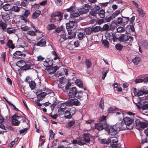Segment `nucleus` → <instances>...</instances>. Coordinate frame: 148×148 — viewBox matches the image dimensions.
Segmentation results:
<instances>
[{
    "label": "nucleus",
    "mask_w": 148,
    "mask_h": 148,
    "mask_svg": "<svg viewBox=\"0 0 148 148\" xmlns=\"http://www.w3.org/2000/svg\"><path fill=\"white\" fill-rule=\"evenodd\" d=\"M101 28L99 26H97L92 28V31L95 32H98L100 30Z\"/></svg>",
    "instance_id": "nucleus-55"
},
{
    "label": "nucleus",
    "mask_w": 148,
    "mask_h": 148,
    "mask_svg": "<svg viewBox=\"0 0 148 148\" xmlns=\"http://www.w3.org/2000/svg\"><path fill=\"white\" fill-rule=\"evenodd\" d=\"M21 7H19L16 5H14L13 6H12L11 10L12 11H14L16 12H19L20 11V8Z\"/></svg>",
    "instance_id": "nucleus-30"
},
{
    "label": "nucleus",
    "mask_w": 148,
    "mask_h": 148,
    "mask_svg": "<svg viewBox=\"0 0 148 148\" xmlns=\"http://www.w3.org/2000/svg\"><path fill=\"white\" fill-rule=\"evenodd\" d=\"M56 16L60 18L58 21H60L63 18V15L62 12L60 11L55 12L51 15V17L52 18H54Z\"/></svg>",
    "instance_id": "nucleus-13"
},
{
    "label": "nucleus",
    "mask_w": 148,
    "mask_h": 148,
    "mask_svg": "<svg viewBox=\"0 0 148 148\" xmlns=\"http://www.w3.org/2000/svg\"><path fill=\"white\" fill-rule=\"evenodd\" d=\"M53 62V59L51 60L49 58H47L44 62L43 65L45 67H49V69L52 66Z\"/></svg>",
    "instance_id": "nucleus-9"
},
{
    "label": "nucleus",
    "mask_w": 148,
    "mask_h": 148,
    "mask_svg": "<svg viewBox=\"0 0 148 148\" xmlns=\"http://www.w3.org/2000/svg\"><path fill=\"white\" fill-rule=\"evenodd\" d=\"M112 33H107L105 35V36L106 37V38L109 40L110 42L112 41Z\"/></svg>",
    "instance_id": "nucleus-42"
},
{
    "label": "nucleus",
    "mask_w": 148,
    "mask_h": 148,
    "mask_svg": "<svg viewBox=\"0 0 148 148\" xmlns=\"http://www.w3.org/2000/svg\"><path fill=\"white\" fill-rule=\"evenodd\" d=\"M102 42L104 46L106 48H108L109 47L108 44L109 42L106 40H103Z\"/></svg>",
    "instance_id": "nucleus-57"
},
{
    "label": "nucleus",
    "mask_w": 148,
    "mask_h": 148,
    "mask_svg": "<svg viewBox=\"0 0 148 148\" xmlns=\"http://www.w3.org/2000/svg\"><path fill=\"white\" fill-rule=\"evenodd\" d=\"M2 8L5 11H7L11 10L12 6L10 4L7 3L4 5H3L2 6Z\"/></svg>",
    "instance_id": "nucleus-20"
},
{
    "label": "nucleus",
    "mask_w": 148,
    "mask_h": 148,
    "mask_svg": "<svg viewBox=\"0 0 148 148\" xmlns=\"http://www.w3.org/2000/svg\"><path fill=\"white\" fill-rule=\"evenodd\" d=\"M133 92H148V87L143 86L142 88L138 89L135 88H133Z\"/></svg>",
    "instance_id": "nucleus-8"
},
{
    "label": "nucleus",
    "mask_w": 148,
    "mask_h": 148,
    "mask_svg": "<svg viewBox=\"0 0 148 148\" xmlns=\"http://www.w3.org/2000/svg\"><path fill=\"white\" fill-rule=\"evenodd\" d=\"M141 44L142 46L146 49H148V41L146 40H143Z\"/></svg>",
    "instance_id": "nucleus-27"
},
{
    "label": "nucleus",
    "mask_w": 148,
    "mask_h": 148,
    "mask_svg": "<svg viewBox=\"0 0 148 148\" xmlns=\"http://www.w3.org/2000/svg\"><path fill=\"white\" fill-rule=\"evenodd\" d=\"M65 103H62L61 105L60 108V110L64 112V110L67 109Z\"/></svg>",
    "instance_id": "nucleus-52"
},
{
    "label": "nucleus",
    "mask_w": 148,
    "mask_h": 148,
    "mask_svg": "<svg viewBox=\"0 0 148 148\" xmlns=\"http://www.w3.org/2000/svg\"><path fill=\"white\" fill-rule=\"evenodd\" d=\"M105 12L103 9H101L97 12V14L99 16L100 18H103L105 17Z\"/></svg>",
    "instance_id": "nucleus-21"
},
{
    "label": "nucleus",
    "mask_w": 148,
    "mask_h": 148,
    "mask_svg": "<svg viewBox=\"0 0 148 148\" xmlns=\"http://www.w3.org/2000/svg\"><path fill=\"white\" fill-rule=\"evenodd\" d=\"M118 38H117L116 34L115 33H112V41L113 40L114 42L116 41Z\"/></svg>",
    "instance_id": "nucleus-60"
},
{
    "label": "nucleus",
    "mask_w": 148,
    "mask_h": 148,
    "mask_svg": "<svg viewBox=\"0 0 148 148\" xmlns=\"http://www.w3.org/2000/svg\"><path fill=\"white\" fill-rule=\"evenodd\" d=\"M140 61V58L138 57H136L132 60V62L135 64H138Z\"/></svg>",
    "instance_id": "nucleus-38"
},
{
    "label": "nucleus",
    "mask_w": 148,
    "mask_h": 148,
    "mask_svg": "<svg viewBox=\"0 0 148 148\" xmlns=\"http://www.w3.org/2000/svg\"><path fill=\"white\" fill-rule=\"evenodd\" d=\"M75 83L79 88H83V83L80 80L76 79L75 81Z\"/></svg>",
    "instance_id": "nucleus-29"
},
{
    "label": "nucleus",
    "mask_w": 148,
    "mask_h": 148,
    "mask_svg": "<svg viewBox=\"0 0 148 148\" xmlns=\"http://www.w3.org/2000/svg\"><path fill=\"white\" fill-rule=\"evenodd\" d=\"M16 30L13 28L8 27L7 29V32L9 34L15 33Z\"/></svg>",
    "instance_id": "nucleus-44"
},
{
    "label": "nucleus",
    "mask_w": 148,
    "mask_h": 148,
    "mask_svg": "<svg viewBox=\"0 0 148 148\" xmlns=\"http://www.w3.org/2000/svg\"><path fill=\"white\" fill-rule=\"evenodd\" d=\"M85 32L87 35H90L93 32L92 28L88 27L85 29Z\"/></svg>",
    "instance_id": "nucleus-37"
},
{
    "label": "nucleus",
    "mask_w": 148,
    "mask_h": 148,
    "mask_svg": "<svg viewBox=\"0 0 148 148\" xmlns=\"http://www.w3.org/2000/svg\"><path fill=\"white\" fill-rule=\"evenodd\" d=\"M25 95L28 99H33L34 98V96L32 95L29 94V93H24Z\"/></svg>",
    "instance_id": "nucleus-58"
},
{
    "label": "nucleus",
    "mask_w": 148,
    "mask_h": 148,
    "mask_svg": "<svg viewBox=\"0 0 148 148\" xmlns=\"http://www.w3.org/2000/svg\"><path fill=\"white\" fill-rule=\"evenodd\" d=\"M40 13L41 12L40 10H36L33 13L32 16V18L34 19H36L39 17Z\"/></svg>",
    "instance_id": "nucleus-23"
},
{
    "label": "nucleus",
    "mask_w": 148,
    "mask_h": 148,
    "mask_svg": "<svg viewBox=\"0 0 148 148\" xmlns=\"http://www.w3.org/2000/svg\"><path fill=\"white\" fill-rule=\"evenodd\" d=\"M68 82V80L66 78L62 77L59 79L60 83L62 84H64Z\"/></svg>",
    "instance_id": "nucleus-39"
},
{
    "label": "nucleus",
    "mask_w": 148,
    "mask_h": 148,
    "mask_svg": "<svg viewBox=\"0 0 148 148\" xmlns=\"http://www.w3.org/2000/svg\"><path fill=\"white\" fill-rule=\"evenodd\" d=\"M60 36L61 38H62L63 40H65L67 39L66 37V33L64 31H63L60 34Z\"/></svg>",
    "instance_id": "nucleus-45"
},
{
    "label": "nucleus",
    "mask_w": 148,
    "mask_h": 148,
    "mask_svg": "<svg viewBox=\"0 0 148 148\" xmlns=\"http://www.w3.org/2000/svg\"><path fill=\"white\" fill-rule=\"evenodd\" d=\"M138 78H136L135 80V82L137 84L143 82L144 83H146V76L145 75H141L138 77Z\"/></svg>",
    "instance_id": "nucleus-11"
},
{
    "label": "nucleus",
    "mask_w": 148,
    "mask_h": 148,
    "mask_svg": "<svg viewBox=\"0 0 148 148\" xmlns=\"http://www.w3.org/2000/svg\"><path fill=\"white\" fill-rule=\"evenodd\" d=\"M70 111L72 115H73L75 113L76 109L74 107L71 108L70 109Z\"/></svg>",
    "instance_id": "nucleus-64"
},
{
    "label": "nucleus",
    "mask_w": 148,
    "mask_h": 148,
    "mask_svg": "<svg viewBox=\"0 0 148 148\" xmlns=\"http://www.w3.org/2000/svg\"><path fill=\"white\" fill-rule=\"evenodd\" d=\"M46 41L44 39H42L37 42L36 44L37 46L40 47H45L46 46Z\"/></svg>",
    "instance_id": "nucleus-18"
},
{
    "label": "nucleus",
    "mask_w": 148,
    "mask_h": 148,
    "mask_svg": "<svg viewBox=\"0 0 148 148\" xmlns=\"http://www.w3.org/2000/svg\"><path fill=\"white\" fill-rule=\"evenodd\" d=\"M7 45L8 47L12 49H14L15 47L14 44L12 43V40L10 39L8 40L7 44Z\"/></svg>",
    "instance_id": "nucleus-31"
},
{
    "label": "nucleus",
    "mask_w": 148,
    "mask_h": 148,
    "mask_svg": "<svg viewBox=\"0 0 148 148\" xmlns=\"http://www.w3.org/2000/svg\"><path fill=\"white\" fill-rule=\"evenodd\" d=\"M13 58L14 59H17L19 58L18 56H25L26 55L24 53H22V52L20 51H16L14 52L13 54Z\"/></svg>",
    "instance_id": "nucleus-14"
},
{
    "label": "nucleus",
    "mask_w": 148,
    "mask_h": 148,
    "mask_svg": "<svg viewBox=\"0 0 148 148\" xmlns=\"http://www.w3.org/2000/svg\"><path fill=\"white\" fill-rule=\"evenodd\" d=\"M54 92L52 90H51L49 88H47L45 87L44 86L42 89L38 90L36 92Z\"/></svg>",
    "instance_id": "nucleus-15"
},
{
    "label": "nucleus",
    "mask_w": 148,
    "mask_h": 148,
    "mask_svg": "<svg viewBox=\"0 0 148 148\" xmlns=\"http://www.w3.org/2000/svg\"><path fill=\"white\" fill-rule=\"evenodd\" d=\"M137 12L141 17H143L145 15V13L142 8H139Z\"/></svg>",
    "instance_id": "nucleus-32"
},
{
    "label": "nucleus",
    "mask_w": 148,
    "mask_h": 148,
    "mask_svg": "<svg viewBox=\"0 0 148 148\" xmlns=\"http://www.w3.org/2000/svg\"><path fill=\"white\" fill-rule=\"evenodd\" d=\"M99 107L102 109H104V100L103 98H102L100 101L99 104Z\"/></svg>",
    "instance_id": "nucleus-51"
},
{
    "label": "nucleus",
    "mask_w": 148,
    "mask_h": 148,
    "mask_svg": "<svg viewBox=\"0 0 148 148\" xmlns=\"http://www.w3.org/2000/svg\"><path fill=\"white\" fill-rule=\"evenodd\" d=\"M85 64L87 66V68L88 69L90 68L92 65V63L90 59H88L85 61Z\"/></svg>",
    "instance_id": "nucleus-40"
},
{
    "label": "nucleus",
    "mask_w": 148,
    "mask_h": 148,
    "mask_svg": "<svg viewBox=\"0 0 148 148\" xmlns=\"http://www.w3.org/2000/svg\"><path fill=\"white\" fill-rule=\"evenodd\" d=\"M90 6L88 4H85L84 7H81L78 8L79 12L80 15L86 13L88 12L90 8Z\"/></svg>",
    "instance_id": "nucleus-5"
},
{
    "label": "nucleus",
    "mask_w": 148,
    "mask_h": 148,
    "mask_svg": "<svg viewBox=\"0 0 148 148\" xmlns=\"http://www.w3.org/2000/svg\"><path fill=\"white\" fill-rule=\"evenodd\" d=\"M105 124H106V125H107V123L106 121L103 123H97L95 124V127L98 131H101L104 129L105 130V127H106L104 126Z\"/></svg>",
    "instance_id": "nucleus-10"
},
{
    "label": "nucleus",
    "mask_w": 148,
    "mask_h": 148,
    "mask_svg": "<svg viewBox=\"0 0 148 148\" xmlns=\"http://www.w3.org/2000/svg\"><path fill=\"white\" fill-rule=\"evenodd\" d=\"M106 127L105 130L107 132L108 134L111 135L112 136L116 135L117 133V131H118L115 125L113 127H110L108 124L106 125L105 124Z\"/></svg>",
    "instance_id": "nucleus-3"
},
{
    "label": "nucleus",
    "mask_w": 148,
    "mask_h": 148,
    "mask_svg": "<svg viewBox=\"0 0 148 148\" xmlns=\"http://www.w3.org/2000/svg\"><path fill=\"white\" fill-rule=\"evenodd\" d=\"M47 94V93H40L37 95V99L40 101L42 100Z\"/></svg>",
    "instance_id": "nucleus-22"
},
{
    "label": "nucleus",
    "mask_w": 148,
    "mask_h": 148,
    "mask_svg": "<svg viewBox=\"0 0 148 148\" xmlns=\"http://www.w3.org/2000/svg\"><path fill=\"white\" fill-rule=\"evenodd\" d=\"M72 103L73 105L77 106H78L80 105V103L77 99H75V100L73 101Z\"/></svg>",
    "instance_id": "nucleus-62"
},
{
    "label": "nucleus",
    "mask_w": 148,
    "mask_h": 148,
    "mask_svg": "<svg viewBox=\"0 0 148 148\" xmlns=\"http://www.w3.org/2000/svg\"><path fill=\"white\" fill-rule=\"evenodd\" d=\"M134 119L131 118L129 117H125L123 118V121L127 127V129L132 130L133 129L132 124L135 120Z\"/></svg>",
    "instance_id": "nucleus-4"
},
{
    "label": "nucleus",
    "mask_w": 148,
    "mask_h": 148,
    "mask_svg": "<svg viewBox=\"0 0 148 148\" xmlns=\"http://www.w3.org/2000/svg\"><path fill=\"white\" fill-rule=\"evenodd\" d=\"M56 4L59 6H61L62 4V0H54Z\"/></svg>",
    "instance_id": "nucleus-61"
},
{
    "label": "nucleus",
    "mask_w": 148,
    "mask_h": 148,
    "mask_svg": "<svg viewBox=\"0 0 148 148\" xmlns=\"http://www.w3.org/2000/svg\"><path fill=\"white\" fill-rule=\"evenodd\" d=\"M20 123V121L16 119H12V123L13 125L18 126Z\"/></svg>",
    "instance_id": "nucleus-34"
},
{
    "label": "nucleus",
    "mask_w": 148,
    "mask_h": 148,
    "mask_svg": "<svg viewBox=\"0 0 148 148\" xmlns=\"http://www.w3.org/2000/svg\"><path fill=\"white\" fill-rule=\"evenodd\" d=\"M129 84L127 83H123V84L122 87L123 90L125 92H127L128 90Z\"/></svg>",
    "instance_id": "nucleus-46"
},
{
    "label": "nucleus",
    "mask_w": 148,
    "mask_h": 148,
    "mask_svg": "<svg viewBox=\"0 0 148 148\" xmlns=\"http://www.w3.org/2000/svg\"><path fill=\"white\" fill-rule=\"evenodd\" d=\"M108 70H106L105 71H104V70L103 69L101 72L102 75V79H104L105 77H106L107 74L108 73Z\"/></svg>",
    "instance_id": "nucleus-47"
},
{
    "label": "nucleus",
    "mask_w": 148,
    "mask_h": 148,
    "mask_svg": "<svg viewBox=\"0 0 148 148\" xmlns=\"http://www.w3.org/2000/svg\"><path fill=\"white\" fill-rule=\"evenodd\" d=\"M49 139L52 140L54 138L55 134L53 132L52 130L51 129L49 132Z\"/></svg>",
    "instance_id": "nucleus-49"
},
{
    "label": "nucleus",
    "mask_w": 148,
    "mask_h": 148,
    "mask_svg": "<svg viewBox=\"0 0 148 148\" xmlns=\"http://www.w3.org/2000/svg\"><path fill=\"white\" fill-rule=\"evenodd\" d=\"M113 19L112 16H111L108 15L106 16L104 19V21L106 22H109L111 20Z\"/></svg>",
    "instance_id": "nucleus-56"
},
{
    "label": "nucleus",
    "mask_w": 148,
    "mask_h": 148,
    "mask_svg": "<svg viewBox=\"0 0 148 148\" xmlns=\"http://www.w3.org/2000/svg\"><path fill=\"white\" fill-rule=\"evenodd\" d=\"M51 53L53 55H54L55 56V57L53 58V60H56L57 59H58L59 60L60 59L56 52L55 50H54L53 51H52Z\"/></svg>",
    "instance_id": "nucleus-43"
},
{
    "label": "nucleus",
    "mask_w": 148,
    "mask_h": 148,
    "mask_svg": "<svg viewBox=\"0 0 148 148\" xmlns=\"http://www.w3.org/2000/svg\"><path fill=\"white\" fill-rule=\"evenodd\" d=\"M59 69V67L57 66H52L49 69L51 70H53V72H56L58 69Z\"/></svg>",
    "instance_id": "nucleus-63"
},
{
    "label": "nucleus",
    "mask_w": 148,
    "mask_h": 148,
    "mask_svg": "<svg viewBox=\"0 0 148 148\" xmlns=\"http://www.w3.org/2000/svg\"><path fill=\"white\" fill-rule=\"evenodd\" d=\"M97 12L95 10V9H92L90 11V14L92 16H95L97 14Z\"/></svg>",
    "instance_id": "nucleus-48"
},
{
    "label": "nucleus",
    "mask_w": 148,
    "mask_h": 148,
    "mask_svg": "<svg viewBox=\"0 0 148 148\" xmlns=\"http://www.w3.org/2000/svg\"><path fill=\"white\" fill-rule=\"evenodd\" d=\"M100 143L102 144H108L111 142V140L109 138L107 139H101L100 141Z\"/></svg>",
    "instance_id": "nucleus-24"
},
{
    "label": "nucleus",
    "mask_w": 148,
    "mask_h": 148,
    "mask_svg": "<svg viewBox=\"0 0 148 148\" xmlns=\"http://www.w3.org/2000/svg\"><path fill=\"white\" fill-rule=\"evenodd\" d=\"M29 86L32 90L34 89L36 87V83L34 81H31L29 83Z\"/></svg>",
    "instance_id": "nucleus-26"
},
{
    "label": "nucleus",
    "mask_w": 148,
    "mask_h": 148,
    "mask_svg": "<svg viewBox=\"0 0 148 148\" xmlns=\"http://www.w3.org/2000/svg\"><path fill=\"white\" fill-rule=\"evenodd\" d=\"M34 64L33 62H28L24 65L21 67L22 70H26L31 69V67L34 66Z\"/></svg>",
    "instance_id": "nucleus-12"
},
{
    "label": "nucleus",
    "mask_w": 148,
    "mask_h": 148,
    "mask_svg": "<svg viewBox=\"0 0 148 148\" xmlns=\"http://www.w3.org/2000/svg\"><path fill=\"white\" fill-rule=\"evenodd\" d=\"M115 48L116 49L121 51L122 50L123 47L122 45L120 44H117L115 45Z\"/></svg>",
    "instance_id": "nucleus-53"
},
{
    "label": "nucleus",
    "mask_w": 148,
    "mask_h": 148,
    "mask_svg": "<svg viewBox=\"0 0 148 148\" xmlns=\"http://www.w3.org/2000/svg\"><path fill=\"white\" fill-rule=\"evenodd\" d=\"M118 39L119 41L124 42L125 46L131 45L133 40L132 37L126 34H121L120 36L118 37Z\"/></svg>",
    "instance_id": "nucleus-1"
},
{
    "label": "nucleus",
    "mask_w": 148,
    "mask_h": 148,
    "mask_svg": "<svg viewBox=\"0 0 148 148\" xmlns=\"http://www.w3.org/2000/svg\"><path fill=\"white\" fill-rule=\"evenodd\" d=\"M122 23L124 25H126L127 23L129 20V18L124 17L122 16Z\"/></svg>",
    "instance_id": "nucleus-35"
},
{
    "label": "nucleus",
    "mask_w": 148,
    "mask_h": 148,
    "mask_svg": "<svg viewBox=\"0 0 148 148\" xmlns=\"http://www.w3.org/2000/svg\"><path fill=\"white\" fill-rule=\"evenodd\" d=\"M106 116L103 115L99 118V121L100 122L104 121V122L106 121Z\"/></svg>",
    "instance_id": "nucleus-59"
},
{
    "label": "nucleus",
    "mask_w": 148,
    "mask_h": 148,
    "mask_svg": "<svg viewBox=\"0 0 148 148\" xmlns=\"http://www.w3.org/2000/svg\"><path fill=\"white\" fill-rule=\"evenodd\" d=\"M75 21H70L68 23L66 24V29L68 31V34H71L72 32V31L71 29L73 27Z\"/></svg>",
    "instance_id": "nucleus-6"
},
{
    "label": "nucleus",
    "mask_w": 148,
    "mask_h": 148,
    "mask_svg": "<svg viewBox=\"0 0 148 148\" xmlns=\"http://www.w3.org/2000/svg\"><path fill=\"white\" fill-rule=\"evenodd\" d=\"M124 9H122L121 8H120L116 10L112 14V18H114L118 16L121 12L123 11Z\"/></svg>",
    "instance_id": "nucleus-16"
},
{
    "label": "nucleus",
    "mask_w": 148,
    "mask_h": 148,
    "mask_svg": "<svg viewBox=\"0 0 148 148\" xmlns=\"http://www.w3.org/2000/svg\"><path fill=\"white\" fill-rule=\"evenodd\" d=\"M56 28L55 26L53 24L49 25L47 27V29L48 30H51Z\"/></svg>",
    "instance_id": "nucleus-54"
},
{
    "label": "nucleus",
    "mask_w": 148,
    "mask_h": 148,
    "mask_svg": "<svg viewBox=\"0 0 148 148\" xmlns=\"http://www.w3.org/2000/svg\"><path fill=\"white\" fill-rule=\"evenodd\" d=\"M77 144L80 145H82L86 144V143L82 138H80L78 140Z\"/></svg>",
    "instance_id": "nucleus-41"
},
{
    "label": "nucleus",
    "mask_w": 148,
    "mask_h": 148,
    "mask_svg": "<svg viewBox=\"0 0 148 148\" xmlns=\"http://www.w3.org/2000/svg\"><path fill=\"white\" fill-rule=\"evenodd\" d=\"M78 9L75 10H73L72 12L70 13V14L74 18L77 17L80 15V14L79 13V12H78Z\"/></svg>",
    "instance_id": "nucleus-19"
},
{
    "label": "nucleus",
    "mask_w": 148,
    "mask_h": 148,
    "mask_svg": "<svg viewBox=\"0 0 148 148\" xmlns=\"http://www.w3.org/2000/svg\"><path fill=\"white\" fill-rule=\"evenodd\" d=\"M90 134L88 133L84 134H83V138L85 143H89L90 141Z\"/></svg>",
    "instance_id": "nucleus-17"
},
{
    "label": "nucleus",
    "mask_w": 148,
    "mask_h": 148,
    "mask_svg": "<svg viewBox=\"0 0 148 148\" xmlns=\"http://www.w3.org/2000/svg\"><path fill=\"white\" fill-rule=\"evenodd\" d=\"M75 124V120L70 121L68 122L66 127L67 128H70Z\"/></svg>",
    "instance_id": "nucleus-36"
},
{
    "label": "nucleus",
    "mask_w": 148,
    "mask_h": 148,
    "mask_svg": "<svg viewBox=\"0 0 148 148\" xmlns=\"http://www.w3.org/2000/svg\"><path fill=\"white\" fill-rule=\"evenodd\" d=\"M77 37L79 40H82L84 37V34L83 33L81 32H79L77 34Z\"/></svg>",
    "instance_id": "nucleus-50"
},
{
    "label": "nucleus",
    "mask_w": 148,
    "mask_h": 148,
    "mask_svg": "<svg viewBox=\"0 0 148 148\" xmlns=\"http://www.w3.org/2000/svg\"><path fill=\"white\" fill-rule=\"evenodd\" d=\"M72 115L69 111L66 110L64 113V117L66 119H71Z\"/></svg>",
    "instance_id": "nucleus-28"
},
{
    "label": "nucleus",
    "mask_w": 148,
    "mask_h": 148,
    "mask_svg": "<svg viewBox=\"0 0 148 148\" xmlns=\"http://www.w3.org/2000/svg\"><path fill=\"white\" fill-rule=\"evenodd\" d=\"M115 125L118 131L125 130L126 129H127V127L123 121L121 123L116 124Z\"/></svg>",
    "instance_id": "nucleus-7"
},
{
    "label": "nucleus",
    "mask_w": 148,
    "mask_h": 148,
    "mask_svg": "<svg viewBox=\"0 0 148 148\" xmlns=\"http://www.w3.org/2000/svg\"><path fill=\"white\" fill-rule=\"evenodd\" d=\"M136 128L138 130L143 129L148 126V123L143 121V119L137 117L135 120Z\"/></svg>",
    "instance_id": "nucleus-2"
},
{
    "label": "nucleus",
    "mask_w": 148,
    "mask_h": 148,
    "mask_svg": "<svg viewBox=\"0 0 148 148\" xmlns=\"http://www.w3.org/2000/svg\"><path fill=\"white\" fill-rule=\"evenodd\" d=\"M116 26V23H115L114 21H113L111 23L110 25L109 29L111 31H113L115 29Z\"/></svg>",
    "instance_id": "nucleus-33"
},
{
    "label": "nucleus",
    "mask_w": 148,
    "mask_h": 148,
    "mask_svg": "<svg viewBox=\"0 0 148 148\" xmlns=\"http://www.w3.org/2000/svg\"><path fill=\"white\" fill-rule=\"evenodd\" d=\"M35 31L33 30L28 31L27 33V34L32 36H36L37 35L36 32H38L39 31L38 30L36 29L35 28Z\"/></svg>",
    "instance_id": "nucleus-25"
}]
</instances>
